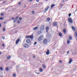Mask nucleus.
I'll list each match as a JSON object with an SVG mask.
<instances>
[{
	"instance_id": "nucleus-1",
	"label": "nucleus",
	"mask_w": 77,
	"mask_h": 77,
	"mask_svg": "<svg viewBox=\"0 0 77 77\" xmlns=\"http://www.w3.org/2000/svg\"><path fill=\"white\" fill-rule=\"evenodd\" d=\"M43 38H44V37H43V36L41 35V36H40V37L38 38V41H42V39H43Z\"/></svg>"
},
{
	"instance_id": "nucleus-2",
	"label": "nucleus",
	"mask_w": 77,
	"mask_h": 77,
	"mask_svg": "<svg viewBox=\"0 0 77 77\" xmlns=\"http://www.w3.org/2000/svg\"><path fill=\"white\" fill-rule=\"evenodd\" d=\"M70 23H73V21H72V19L71 18H69L68 19Z\"/></svg>"
},
{
	"instance_id": "nucleus-3",
	"label": "nucleus",
	"mask_w": 77,
	"mask_h": 77,
	"mask_svg": "<svg viewBox=\"0 0 77 77\" xmlns=\"http://www.w3.org/2000/svg\"><path fill=\"white\" fill-rule=\"evenodd\" d=\"M44 25H42L40 28V29L41 31H42V30H44Z\"/></svg>"
},
{
	"instance_id": "nucleus-4",
	"label": "nucleus",
	"mask_w": 77,
	"mask_h": 77,
	"mask_svg": "<svg viewBox=\"0 0 77 77\" xmlns=\"http://www.w3.org/2000/svg\"><path fill=\"white\" fill-rule=\"evenodd\" d=\"M30 39L28 38L26 39V43H27V44H29V43H30Z\"/></svg>"
},
{
	"instance_id": "nucleus-5",
	"label": "nucleus",
	"mask_w": 77,
	"mask_h": 77,
	"mask_svg": "<svg viewBox=\"0 0 77 77\" xmlns=\"http://www.w3.org/2000/svg\"><path fill=\"white\" fill-rule=\"evenodd\" d=\"M49 6H48L44 10V11L45 12H46V11H47V10H48V9H49Z\"/></svg>"
},
{
	"instance_id": "nucleus-6",
	"label": "nucleus",
	"mask_w": 77,
	"mask_h": 77,
	"mask_svg": "<svg viewBox=\"0 0 77 77\" xmlns=\"http://www.w3.org/2000/svg\"><path fill=\"white\" fill-rule=\"evenodd\" d=\"M20 39H17L16 41V44H18V43L19 42H20Z\"/></svg>"
},
{
	"instance_id": "nucleus-7",
	"label": "nucleus",
	"mask_w": 77,
	"mask_h": 77,
	"mask_svg": "<svg viewBox=\"0 0 77 77\" xmlns=\"http://www.w3.org/2000/svg\"><path fill=\"white\" fill-rule=\"evenodd\" d=\"M18 17H17L16 18H15V19L14 20V23H15L16 21H17V20H18Z\"/></svg>"
},
{
	"instance_id": "nucleus-8",
	"label": "nucleus",
	"mask_w": 77,
	"mask_h": 77,
	"mask_svg": "<svg viewBox=\"0 0 77 77\" xmlns=\"http://www.w3.org/2000/svg\"><path fill=\"white\" fill-rule=\"evenodd\" d=\"M23 46L24 47H25V48H26V47H28V46H29V45H28V44L25 43Z\"/></svg>"
},
{
	"instance_id": "nucleus-9",
	"label": "nucleus",
	"mask_w": 77,
	"mask_h": 77,
	"mask_svg": "<svg viewBox=\"0 0 77 77\" xmlns=\"http://www.w3.org/2000/svg\"><path fill=\"white\" fill-rule=\"evenodd\" d=\"M44 42L45 44H47V40L45 39L44 41Z\"/></svg>"
},
{
	"instance_id": "nucleus-10",
	"label": "nucleus",
	"mask_w": 77,
	"mask_h": 77,
	"mask_svg": "<svg viewBox=\"0 0 77 77\" xmlns=\"http://www.w3.org/2000/svg\"><path fill=\"white\" fill-rule=\"evenodd\" d=\"M54 26H56L57 25V23L56 22H54L53 23Z\"/></svg>"
},
{
	"instance_id": "nucleus-11",
	"label": "nucleus",
	"mask_w": 77,
	"mask_h": 77,
	"mask_svg": "<svg viewBox=\"0 0 77 77\" xmlns=\"http://www.w3.org/2000/svg\"><path fill=\"white\" fill-rule=\"evenodd\" d=\"M46 54L47 55H48L50 54V51L49 50H48L46 51Z\"/></svg>"
},
{
	"instance_id": "nucleus-12",
	"label": "nucleus",
	"mask_w": 77,
	"mask_h": 77,
	"mask_svg": "<svg viewBox=\"0 0 77 77\" xmlns=\"http://www.w3.org/2000/svg\"><path fill=\"white\" fill-rule=\"evenodd\" d=\"M29 38L31 39H33V36L32 35L29 36Z\"/></svg>"
},
{
	"instance_id": "nucleus-13",
	"label": "nucleus",
	"mask_w": 77,
	"mask_h": 77,
	"mask_svg": "<svg viewBox=\"0 0 77 77\" xmlns=\"http://www.w3.org/2000/svg\"><path fill=\"white\" fill-rule=\"evenodd\" d=\"M11 58V57L10 56H7V59H10Z\"/></svg>"
},
{
	"instance_id": "nucleus-14",
	"label": "nucleus",
	"mask_w": 77,
	"mask_h": 77,
	"mask_svg": "<svg viewBox=\"0 0 77 77\" xmlns=\"http://www.w3.org/2000/svg\"><path fill=\"white\" fill-rule=\"evenodd\" d=\"M55 6V5L54 4H53L51 6V9H52L53 8V7H54V6Z\"/></svg>"
},
{
	"instance_id": "nucleus-15",
	"label": "nucleus",
	"mask_w": 77,
	"mask_h": 77,
	"mask_svg": "<svg viewBox=\"0 0 77 77\" xmlns=\"http://www.w3.org/2000/svg\"><path fill=\"white\" fill-rule=\"evenodd\" d=\"M72 59H70L69 60V64H70L71 62H72Z\"/></svg>"
},
{
	"instance_id": "nucleus-16",
	"label": "nucleus",
	"mask_w": 77,
	"mask_h": 77,
	"mask_svg": "<svg viewBox=\"0 0 77 77\" xmlns=\"http://www.w3.org/2000/svg\"><path fill=\"white\" fill-rule=\"evenodd\" d=\"M0 69L1 71H4L3 68H2V67H0Z\"/></svg>"
},
{
	"instance_id": "nucleus-17",
	"label": "nucleus",
	"mask_w": 77,
	"mask_h": 77,
	"mask_svg": "<svg viewBox=\"0 0 77 77\" xmlns=\"http://www.w3.org/2000/svg\"><path fill=\"white\" fill-rule=\"evenodd\" d=\"M38 28V27H35L33 28V30H36V29H37Z\"/></svg>"
},
{
	"instance_id": "nucleus-18",
	"label": "nucleus",
	"mask_w": 77,
	"mask_h": 77,
	"mask_svg": "<svg viewBox=\"0 0 77 77\" xmlns=\"http://www.w3.org/2000/svg\"><path fill=\"white\" fill-rule=\"evenodd\" d=\"M63 32L64 33H66V30H65V29H63Z\"/></svg>"
},
{
	"instance_id": "nucleus-19",
	"label": "nucleus",
	"mask_w": 77,
	"mask_h": 77,
	"mask_svg": "<svg viewBox=\"0 0 77 77\" xmlns=\"http://www.w3.org/2000/svg\"><path fill=\"white\" fill-rule=\"evenodd\" d=\"M59 35L60 36H62V33L60 32L59 33Z\"/></svg>"
},
{
	"instance_id": "nucleus-20",
	"label": "nucleus",
	"mask_w": 77,
	"mask_h": 77,
	"mask_svg": "<svg viewBox=\"0 0 77 77\" xmlns=\"http://www.w3.org/2000/svg\"><path fill=\"white\" fill-rule=\"evenodd\" d=\"M69 39L70 40H72V37L71 36L69 35Z\"/></svg>"
},
{
	"instance_id": "nucleus-21",
	"label": "nucleus",
	"mask_w": 77,
	"mask_h": 77,
	"mask_svg": "<svg viewBox=\"0 0 77 77\" xmlns=\"http://www.w3.org/2000/svg\"><path fill=\"white\" fill-rule=\"evenodd\" d=\"M49 29V28L48 27V26H47L46 28V30H48V29Z\"/></svg>"
},
{
	"instance_id": "nucleus-22",
	"label": "nucleus",
	"mask_w": 77,
	"mask_h": 77,
	"mask_svg": "<svg viewBox=\"0 0 77 77\" xmlns=\"http://www.w3.org/2000/svg\"><path fill=\"white\" fill-rule=\"evenodd\" d=\"M43 67V68H45L46 67H45V64H43L42 65Z\"/></svg>"
},
{
	"instance_id": "nucleus-23",
	"label": "nucleus",
	"mask_w": 77,
	"mask_h": 77,
	"mask_svg": "<svg viewBox=\"0 0 77 77\" xmlns=\"http://www.w3.org/2000/svg\"><path fill=\"white\" fill-rule=\"evenodd\" d=\"M30 36L29 35H26V36L25 38H29Z\"/></svg>"
},
{
	"instance_id": "nucleus-24",
	"label": "nucleus",
	"mask_w": 77,
	"mask_h": 77,
	"mask_svg": "<svg viewBox=\"0 0 77 77\" xmlns=\"http://www.w3.org/2000/svg\"><path fill=\"white\" fill-rule=\"evenodd\" d=\"M67 44H69V40H67Z\"/></svg>"
},
{
	"instance_id": "nucleus-25",
	"label": "nucleus",
	"mask_w": 77,
	"mask_h": 77,
	"mask_svg": "<svg viewBox=\"0 0 77 77\" xmlns=\"http://www.w3.org/2000/svg\"><path fill=\"white\" fill-rule=\"evenodd\" d=\"M75 37H76L77 38V31L75 32Z\"/></svg>"
},
{
	"instance_id": "nucleus-26",
	"label": "nucleus",
	"mask_w": 77,
	"mask_h": 77,
	"mask_svg": "<svg viewBox=\"0 0 77 77\" xmlns=\"http://www.w3.org/2000/svg\"><path fill=\"white\" fill-rule=\"evenodd\" d=\"M41 32L40 31H38V34H39V35H40V34H41Z\"/></svg>"
},
{
	"instance_id": "nucleus-27",
	"label": "nucleus",
	"mask_w": 77,
	"mask_h": 77,
	"mask_svg": "<svg viewBox=\"0 0 77 77\" xmlns=\"http://www.w3.org/2000/svg\"><path fill=\"white\" fill-rule=\"evenodd\" d=\"M47 20L48 21H50V18H48L47 19Z\"/></svg>"
},
{
	"instance_id": "nucleus-28",
	"label": "nucleus",
	"mask_w": 77,
	"mask_h": 77,
	"mask_svg": "<svg viewBox=\"0 0 77 77\" xmlns=\"http://www.w3.org/2000/svg\"><path fill=\"white\" fill-rule=\"evenodd\" d=\"M13 76L14 77H16V74H14Z\"/></svg>"
},
{
	"instance_id": "nucleus-29",
	"label": "nucleus",
	"mask_w": 77,
	"mask_h": 77,
	"mask_svg": "<svg viewBox=\"0 0 77 77\" xmlns=\"http://www.w3.org/2000/svg\"><path fill=\"white\" fill-rule=\"evenodd\" d=\"M17 23H18V24H20V22L19 20H17Z\"/></svg>"
},
{
	"instance_id": "nucleus-30",
	"label": "nucleus",
	"mask_w": 77,
	"mask_h": 77,
	"mask_svg": "<svg viewBox=\"0 0 77 77\" xmlns=\"http://www.w3.org/2000/svg\"><path fill=\"white\" fill-rule=\"evenodd\" d=\"M3 17H0V20H3Z\"/></svg>"
},
{
	"instance_id": "nucleus-31",
	"label": "nucleus",
	"mask_w": 77,
	"mask_h": 77,
	"mask_svg": "<svg viewBox=\"0 0 77 77\" xmlns=\"http://www.w3.org/2000/svg\"><path fill=\"white\" fill-rule=\"evenodd\" d=\"M5 30H6V29L5 28H3V32H5Z\"/></svg>"
},
{
	"instance_id": "nucleus-32",
	"label": "nucleus",
	"mask_w": 77,
	"mask_h": 77,
	"mask_svg": "<svg viewBox=\"0 0 77 77\" xmlns=\"http://www.w3.org/2000/svg\"><path fill=\"white\" fill-rule=\"evenodd\" d=\"M40 72H42V69H40Z\"/></svg>"
},
{
	"instance_id": "nucleus-33",
	"label": "nucleus",
	"mask_w": 77,
	"mask_h": 77,
	"mask_svg": "<svg viewBox=\"0 0 77 77\" xmlns=\"http://www.w3.org/2000/svg\"><path fill=\"white\" fill-rule=\"evenodd\" d=\"M72 30H74V29H75V27H74V26H72Z\"/></svg>"
},
{
	"instance_id": "nucleus-34",
	"label": "nucleus",
	"mask_w": 77,
	"mask_h": 77,
	"mask_svg": "<svg viewBox=\"0 0 77 77\" xmlns=\"http://www.w3.org/2000/svg\"><path fill=\"white\" fill-rule=\"evenodd\" d=\"M6 71H9V69L8 68H6Z\"/></svg>"
},
{
	"instance_id": "nucleus-35",
	"label": "nucleus",
	"mask_w": 77,
	"mask_h": 77,
	"mask_svg": "<svg viewBox=\"0 0 77 77\" xmlns=\"http://www.w3.org/2000/svg\"><path fill=\"white\" fill-rule=\"evenodd\" d=\"M2 39H5V36H3V37L2 36Z\"/></svg>"
},
{
	"instance_id": "nucleus-36",
	"label": "nucleus",
	"mask_w": 77,
	"mask_h": 77,
	"mask_svg": "<svg viewBox=\"0 0 77 77\" xmlns=\"http://www.w3.org/2000/svg\"><path fill=\"white\" fill-rule=\"evenodd\" d=\"M71 14L70 13L69 15V17H70V16H71Z\"/></svg>"
},
{
	"instance_id": "nucleus-37",
	"label": "nucleus",
	"mask_w": 77,
	"mask_h": 77,
	"mask_svg": "<svg viewBox=\"0 0 77 77\" xmlns=\"http://www.w3.org/2000/svg\"><path fill=\"white\" fill-rule=\"evenodd\" d=\"M69 51H68L67 52V54H69Z\"/></svg>"
},
{
	"instance_id": "nucleus-38",
	"label": "nucleus",
	"mask_w": 77,
	"mask_h": 77,
	"mask_svg": "<svg viewBox=\"0 0 77 77\" xmlns=\"http://www.w3.org/2000/svg\"><path fill=\"white\" fill-rule=\"evenodd\" d=\"M3 15H4V14L2 13L1 14V16H3Z\"/></svg>"
},
{
	"instance_id": "nucleus-39",
	"label": "nucleus",
	"mask_w": 77,
	"mask_h": 77,
	"mask_svg": "<svg viewBox=\"0 0 77 77\" xmlns=\"http://www.w3.org/2000/svg\"><path fill=\"white\" fill-rule=\"evenodd\" d=\"M2 47H5V44H3L2 45Z\"/></svg>"
},
{
	"instance_id": "nucleus-40",
	"label": "nucleus",
	"mask_w": 77,
	"mask_h": 77,
	"mask_svg": "<svg viewBox=\"0 0 77 77\" xmlns=\"http://www.w3.org/2000/svg\"><path fill=\"white\" fill-rule=\"evenodd\" d=\"M36 44H37V42H35L34 43V45H36Z\"/></svg>"
},
{
	"instance_id": "nucleus-41",
	"label": "nucleus",
	"mask_w": 77,
	"mask_h": 77,
	"mask_svg": "<svg viewBox=\"0 0 77 77\" xmlns=\"http://www.w3.org/2000/svg\"><path fill=\"white\" fill-rule=\"evenodd\" d=\"M22 20V18H21V17H20L19 18V20Z\"/></svg>"
},
{
	"instance_id": "nucleus-42",
	"label": "nucleus",
	"mask_w": 77,
	"mask_h": 77,
	"mask_svg": "<svg viewBox=\"0 0 77 77\" xmlns=\"http://www.w3.org/2000/svg\"><path fill=\"white\" fill-rule=\"evenodd\" d=\"M39 0H36V1L37 2V3H38V2H39Z\"/></svg>"
},
{
	"instance_id": "nucleus-43",
	"label": "nucleus",
	"mask_w": 77,
	"mask_h": 77,
	"mask_svg": "<svg viewBox=\"0 0 77 77\" xmlns=\"http://www.w3.org/2000/svg\"><path fill=\"white\" fill-rule=\"evenodd\" d=\"M32 14H34V11H32Z\"/></svg>"
},
{
	"instance_id": "nucleus-44",
	"label": "nucleus",
	"mask_w": 77,
	"mask_h": 77,
	"mask_svg": "<svg viewBox=\"0 0 77 77\" xmlns=\"http://www.w3.org/2000/svg\"><path fill=\"white\" fill-rule=\"evenodd\" d=\"M18 32V31L17 30L16 31H15V33H17V32Z\"/></svg>"
},
{
	"instance_id": "nucleus-45",
	"label": "nucleus",
	"mask_w": 77,
	"mask_h": 77,
	"mask_svg": "<svg viewBox=\"0 0 77 77\" xmlns=\"http://www.w3.org/2000/svg\"><path fill=\"white\" fill-rule=\"evenodd\" d=\"M21 4V3L20 2H19L18 3V4L19 5H20Z\"/></svg>"
},
{
	"instance_id": "nucleus-46",
	"label": "nucleus",
	"mask_w": 77,
	"mask_h": 77,
	"mask_svg": "<svg viewBox=\"0 0 77 77\" xmlns=\"http://www.w3.org/2000/svg\"><path fill=\"white\" fill-rule=\"evenodd\" d=\"M60 63H61V62H62V61L61 60H60Z\"/></svg>"
},
{
	"instance_id": "nucleus-47",
	"label": "nucleus",
	"mask_w": 77,
	"mask_h": 77,
	"mask_svg": "<svg viewBox=\"0 0 77 77\" xmlns=\"http://www.w3.org/2000/svg\"><path fill=\"white\" fill-rule=\"evenodd\" d=\"M6 3V2L5 1H4L3 3Z\"/></svg>"
},
{
	"instance_id": "nucleus-48",
	"label": "nucleus",
	"mask_w": 77,
	"mask_h": 77,
	"mask_svg": "<svg viewBox=\"0 0 77 77\" xmlns=\"http://www.w3.org/2000/svg\"><path fill=\"white\" fill-rule=\"evenodd\" d=\"M12 20H14V17H12Z\"/></svg>"
},
{
	"instance_id": "nucleus-49",
	"label": "nucleus",
	"mask_w": 77,
	"mask_h": 77,
	"mask_svg": "<svg viewBox=\"0 0 77 77\" xmlns=\"http://www.w3.org/2000/svg\"><path fill=\"white\" fill-rule=\"evenodd\" d=\"M29 1L30 2H32V1H33V0H29Z\"/></svg>"
},
{
	"instance_id": "nucleus-50",
	"label": "nucleus",
	"mask_w": 77,
	"mask_h": 77,
	"mask_svg": "<svg viewBox=\"0 0 77 77\" xmlns=\"http://www.w3.org/2000/svg\"><path fill=\"white\" fill-rule=\"evenodd\" d=\"M63 5H62V4H61L60 5L61 6H62Z\"/></svg>"
},
{
	"instance_id": "nucleus-51",
	"label": "nucleus",
	"mask_w": 77,
	"mask_h": 77,
	"mask_svg": "<svg viewBox=\"0 0 77 77\" xmlns=\"http://www.w3.org/2000/svg\"><path fill=\"white\" fill-rule=\"evenodd\" d=\"M33 57L34 58H35V56H34Z\"/></svg>"
},
{
	"instance_id": "nucleus-52",
	"label": "nucleus",
	"mask_w": 77,
	"mask_h": 77,
	"mask_svg": "<svg viewBox=\"0 0 77 77\" xmlns=\"http://www.w3.org/2000/svg\"><path fill=\"white\" fill-rule=\"evenodd\" d=\"M37 74H40V73H37Z\"/></svg>"
},
{
	"instance_id": "nucleus-53",
	"label": "nucleus",
	"mask_w": 77,
	"mask_h": 77,
	"mask_svg": "<svg viewBox=\"0 0 77 77\" xmlns=\"http://www.w3.org/2000/svg\"><path fill=\"white\" fill-rule=\"evenodd\" d=\"M62 2H64V0L62 1Z\"/></svg>"
},
{
	"instance_id": "nucleus-54",
	"label": "nucleus",
	"mask_w": 77,
	"mask_h": 77,
	"mask_svg": "<svg viewBox=\"0 0 77 77\" xmlns=\"http://www.w3.org/2000/svg\"><path fill=\"white\" fill-rule=\"evenodd\" d=\"M1 26H2V25H1V24L0 23V27H1Z\"/></svg>"
},
{
	"instance_id": "nucleus-55",
	"label": "nucleus",
	"mask_w": 77,
	"mask_h": 77,
	"mask_svg": "<svg viewBox=\"0 0 77 77\" xmlns=\"http://www.w3.org/2000/svg\"><path fill=\"white\" fill-rule=\"evenodd\" d=\"M2 54V53H1V52H0V54Z\"/></svg>"
},
{
	"instance_id": "nucleus-56",
	"label": "nucleus",
	"mask_w": 77,
	"mask_h": 77,
	"mask_svg": "<svg viewBox=\"0 0 77 77\" xmlns=\"http://www.w3.org/2000/svg\"><path fill=\"white\" fill-rule=\"evenodd\" d=\"M62 1H61V3H62Z\"/></svg>"
},
{
	"instance_id": "nucleus-57",
	"label": "nucleus",
	"mask_w": 77,
	"mask_h": 77,
	"mask_svg": "<svg viewBox=\"0 0 77 77\" xmlns=\"http://www.w3.org/2000/svg\"><path fill=\"white\" fill-rule=\"evenodd\" d=\"M46 1H48V0H46Z\"/></svg>"
},
{
	"instance_id": "nucleus-58",
	"label": "nucleus",
	"mask_w": 77,
	"mask_h": 77,
	"mask_svg": "<svg viewBox=\"0 0 77 77\" xmlns=\"http://www.w3.org/2000/svg\"><path fill=\"white\" fill-rule=\"evenodd\" d=\"M0 77H2V76H0Z\"/></svg>"
},
{
	"instance_id": "nucleus-59",
	"label": "nucleus",
	"mask_w": 77,
	"mask_h": 77,
	"mask_svg": "<svg viewBox=\"0 0 77 77\" xmlns=\"http://www.w3.org/2000/svg\"><path fill=\"white\" fill-rule=\"evenodd\" d=\"M46 32H47V31H46Z\"/></svg>"
}]
</instances>
